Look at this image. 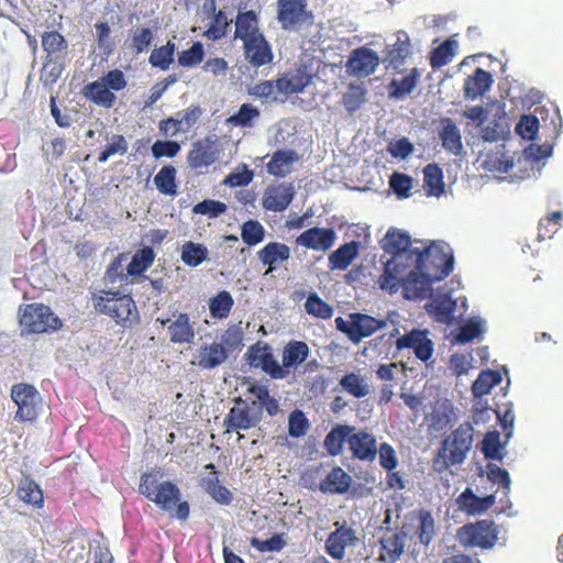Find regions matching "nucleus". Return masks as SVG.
<instances>
[{"label":"nucleus","mask_w":563,"mask_h":563,"mask_svg":"<svg viewBox=\"0 0 563 563\" xmlns=\"http://www.w3.org/2000/svg\"><path fill=\"white\" fill-rule=\"evenodd\" d=\"M474 440V428L472 423H461L446 437L432 460V467L437 473H443L450 466L464 462L472 449Z\"/></svg>","instance_id":"nucleus-4"},{"label":"nucleus","mask_w":563,"mask_h":563,"mask_svg":"<svg viewBox=\"0 0 563 563\" xmlns=\"http://www.w3.org/2000/svg\"><path fill=\"white\" fill-rule=\"evenodd\" d=\"M335 530L325 540V552L334 560H342L345 556V549L357 541L356 532L345 523H334Z\"/></svg>","instance_id":"nucleus-15"},{"label":"nucleus","mask_w":563,"mask_h":563,"mask_svg":"<svg viewBox=\"0 0 563 563\" xmlns=\"http://www.w3.org/2000/svg\"><path fill=\"white\" fill-rule=\"evenodd\" d=\"M299 156L294 150H277L266 164L267 173L274 177L283 178L291 173L292 166Z\"/></svg>","instance_id":"nucleus-27"},{"label":"nucleus","mask_w":563,"mask_h":563,"mask_svg":"<svg viewBox=\"0 0 563 563\" xmlns=\"http://www.w3.org/2000/svg\"><path fill=\"white\" fill-rule=\"evenodd\" d=\"M311 18L307 0H277V20L284 30H291Z\"/></svg>","instance_id":"nucleus-13"},{"label":"nucleus","mask_w":563,"mask_h":563,"mask_svg":"<svg viewBox=\"0 0 563 563\" xmlns=\"http://www.w3.org/2000/svg\"><path fill=\"white\" fill-rule=\"evenodd\" d=\"M355 431V427L347 424H336L325 435L323 446L330 456H338L342 453L343 444L350 439V433Z\"/></svg>","instance_id":"nucleus-38"},{"label":"nucleus","mask_w":563,"mask_h":563,"mask_svg":"<svg viewBox=\"0 0 563 563\" xmlns=\"http://www.w3.org/2000/svg\"><path fill=\"white\" fill-rule=\"evenodd\" d=\"M228 210V206L219 200L205 199L194 206L192 212L195 214H202L209 218H217Z\"/></svg>","instance_id":"nucleus-61"},{"label":"nucleus","mask_w":563,"mask_h":563,"mask_svg":"<svg viewBox=\"0 0 563 563\" xmlns=\"http://www.w3.org/2000/svg\"><path fill=\"white\" fill-rule=\"evenodd\" d=\"M493 84L490 73L483 68H476L473 75L468 76L464 81V97L466 99L475 100L489 90Z\"/></svg>","instance_id":"nucleus-32"},{"label":"nucleus","mask_w":563,"mask_h":563,"mask_svg":"<svg viewBox=\"0 0 563 563\" xmlns=\"http://www.w3.org/2000/svg\"><path fill=\"white\" fill-rule=\"evenodd\" d=\"M411 254L412 263H417L419 269H424L428 276H432L437 282L443 280L453 271L454 257L445 244L433 242L430 246Z\"/></svg>","instance_id":"nucleus-5"},{"label":"nucleus","mask_w":563,"mask_h":563,"mask_svg":"<svg viewBox=\"0 0 563 563\" xmlns=\"http://www.w3.org/2000/svg\"><path fill=\"white\" fill-rule=\"evenodd\" d=\"M257 256L263 265L268 266L265 274H269L276 268V265L289 260L290 249L280 242H269L257 252Z\"/></svg>","instance_id":"nucleus-30"},{"label":"nucleus","mask_w":563,"mask_h":563,"mask_svg":"<svg viewBox=\"0 0 563 563\" xmlns=\"http://www.w3.org/2000/svg\"><path fill=\"white\" fill-rule=\"evenodd\" d=\"M389 187L400 198H409L412 189V178L409 175L395 172L389 178Z\"/></svg>","instance_id":"nucleus-58"},{"label":"nucleus","mask_w":563,"mask_h":563,"mask_svg":"<svg viewBox=\"0 0 563 563\" xmlns=\"http://www.w3.org/2000/svg\"><path fill=\"white\" fill-rule=\"evenodd\" d=\"M457 49V42L453 38H448L438 47L432 49L430 54V65L433 69H439L448 65Z\"/></svg>","instance_id":"nucleus-45"},{"label":"nucleus","mask_w":563,"mask_h":563,"mask_svg":"<svg viewBox=\"0 0 563 563\" xmlns=\"http://www.w3.org/2000/svg\"><path fill=\"white\" fill-rule=\"evenodd\" d=\"M409 265L402 280V295L408 300L423 299L430 295L432 284L437 280L428 276L424 269H419L417 263L410 262Z\"/></svg>","instance_id":"nucleus-12"},{"label":"nucleus","mask_w":563,"mask_h":563,"mask_svg":"<svg viewBox=\"0 0 563 563\" xmlns=\"http://www.w3.org/2000/svg\"><path fill=\"white\" fill-rule=\"evenodd\" d=\"M498 527L493 520H477L459 528L457 540L464 548L492 549L498 540Z\"/></svg>","instance_id":"nucleus-6"},{"label":"nucleus","mask_w":563,"mask_h":563,"mask_svg":"<svg viewBox=\"0 0 563 563\" xmlns=\"http://www.w3.org/2000/svg\"><path fill=\"white\" fill-rule=\"evenodd\" d=\"M205 57V48L201 42H195L188 49L178 55V64L181 67H194L200 64Z\"/></svg>","instance_id":"nucleus-59"},{"label":"nucleus","mask_w":563,"mask_h":563,"mask_svg":"<svg viewBox=\"0 0 563 563\" xmlns=\"http://www.w3.org/2000/svg\"><path fill=\"white\" fill-rule=\"evenodd\" d=\"M360 243L351 241L344 243L329 255L331 271H345L358 255Z\"/></svg>","instance_id":"nucleus-36"},{"label":"nucleus","mask_w":563,"mask_h":563,"mask_svg":"<svg viewBox=\"0 0 563 563\" xmlns=\"http://www.w3.org/2000/svg\"><path fill=\"white\" fill-rule=\"evenodd\" d=\"M384 250L391 253L393 256L402 255V262L413 261L411 252H418L419 249L411 247L410 236L395 229H390L384 239Z\"/></svg>","instance_id":"nucleus-23"},{"label":"nucleus","mask_w":563,"mask_h":563,"mask_svg":"<svg viewBox=\"0 0 563 563\" xmlns=\"http://www.w3.org/2000/svg\"><path fill=\"white\" fill-rule=\"evenodd\" d=\"M340 386L345 393L355 398H363L369 393L365 378L353 372L340 379Z\"/></svg>","instance_id":"nucleus-49"},{"label":"nucleus","mask_w":563,"mask_h":563,"mask_svg":"<svg viewBox=\"0 0 563 563\" xmlns=\"http://www.w3.org/2000/svg\"><path fill=\"white\" fill-rule=\"evenodd\" d=\"M154 34L148 27H142L134 32L131 38L130 48L133 54L139 55L145 52L153 43Z\"/></svg>","instance_id":"nucleus-62"},{"label":"nucleus","mask_w":563,"mask_h":563,"mask_svg":"<svg viewBox=\"0 0 563 563\" xmlns=\"http://www.w3.org/2000/svg\"><path fill=\"white\" fill-rule=\"evenodd\" d=\"M397 351L410 349L413 351L417 358L427 362L433 354V343L427 336L424 331L417 329L399 336L396 340Z\"/></svg>","instance_id":"nucleus-16"},{"label":"nucleus","mask_w":563,"mask_h":563,"mask_svg":"<svg viewBox=\"0 0 563 563\" xmlns=\"http://www.w3.org/2000/svg\"><path fill=\"white\" fill-rule=\"evenodd\" d=\"M155 260L154 250L150 246H144L136 251L129 263L126 271L129 276H140L147 271Z\"/></svg>","instance_id":"nucleus-43"},{"label":"nucleus","mask_w":563,"mask_h":563,"mask_svg":"<svg viewBox=\"0 0 563 563\" xmlns=\"http://www.w3.org/2000/svg\"><path fill=\"white\" fill-rule=\"evenodd\" d=\"M335 324L338 330L346 334L351 342L358 344L363 339L386 328L387 321L366 313L354 312L349 314L347 320L341 317L336 318Z\"/></svg>","instance_id":"nucleus-8"},{"label":"nucleus","mask_w":563,"mask_h":563,"mask_svg":"<svg viewBox=\"0 0 563 563\" xmlns=\"http://www.w3.org/2000/svg\"><path fill=\"white\" fill-rule=\"evenodd\" d=\"M411 54V44L406 33H401L393 45L387 46L384 63L387 68L399 71Z\"/></svg>","instance_id":"nucleus-28"},{"label":"nucleus","mask_w":563,"mask_h":563,"mask_svg":"<svg viewBox=\"0 0 563 563\" xmlns=\"http://www.w3.org/2000/svg\"><path fill=\"white\" fill-rule=\"evenodd\" d=\"M85 96L98 106L110 108L115 101V96L102 81H92L85 87Z\"/></svg>","instance_id":"nucleus-44"},{"label":"nucleus","mask_w":563,"mask_h":563,"mask_svg":"<svg viewBox=\"0 0 563 563\" xmlns=\"http://www.w3.org/2000/svg\"><path fill=\"white\" fill-rule=\"evenodd\" d=\"M405 532L388 530L380 539L379 559L384 562L395 563L404 553Z\"/></svg>","instance_id":"nucleus-26"},{"label":"nucleus","mask_w":563,"mask_h":563,"mask_svg":"<svg viewBox=\"0 0 563 563\" xmlns=\"http://www.w3.org/2000/svg\"><path fill=\"white\" fill-rule=\"evenodd\" d=\"M234 406L223 419L225 432L250 430L262 421V406L255 400H245L242 397L234 398Z\"/></svg>","instance_id":"nucleus-7"},{"label":"nucleus","mask_w":563,"mask_h":563,"mask_svg":"<svg viewBox=\"0 0 563 563\" xmlns=\"http://www.w3.org/2000/svg\"><path fill=\"white\" fill-rule=\"evenodd\" d=\"M218 157L216 142L207 136L202 140L194 142L191 150L188 153V165L195 169H201L212 165Z\"/></svg>","instance_id":"nucleus-19"},{"label":"nucleus","mask_w":563,"mask_h":563,"mask_svg":"<svg viewBox=\"0 0 563 563\" xmlns=\"http://www.w3.org/2000/svg\"><path fill=\"white\" fill-rule=\"evenodd\" d=\"M366 100V89L362 85L350 84L342 96V104L349 113L358 110Z\"/></svg>","instance_id":"nucleus-52"},{"label":"nucleus","mask_w":563,"mask_h":563,"mask_svg":"<svg viewBox=\"0 0 563 563\" xmlns=\"http://www.w3.org/2000/svg\"><path fill=\"white\" fill-rule=\"evenodd\" d=\"M42 47L47 53V56L53 57L66 51L67 42L57 31L44 32L42 35Z\"/></svg>","instance_id":"nucleus-56"},{"label":"nucleus","mask_w":563,"mask_h":563,"mask_svg":"<svg viewBox=\"0 0 563 563\" xmlns=\"http://www.w3.org/2000/svg\"><path fill=\"white\" fill-rule=\"evenodd\" d=\"M312 78L313 75L309 74L305 67H299L295 71L277 78L276 88L285 95L298 93L312 82Z\"/></svg>","instance_id":"nucleus-24"},{"label":"nucleus","mask_w":563,"mask_h":563,"mask_svg":"<svg viewBox=\"0 0 563 563\" xmlns=\"http://www.w3.org/2000/svg\"><path fill=\"white\" fill-rule=\"evenodd\" d=\"M336 240V233L332 228H310L299 234L296 243L313 251H328Z\"/></svg>","instance_id":"nucleus-18"},{"label":"nucleus","mask_w":563,"mask_h":563,"mask_svg":"<svg viewBox=\"0 0 563 563\" xmlns=\"http://www.w3.org/2000/svg\"><path fill=\"white\" fill-rule=\"evenodd\" d=\"M20 324L29 333H45L62 328L60 319L43 303L26 305L20 317Z\"/></svg>","instance_id":"nucleus-9"},{"label":"nucleus","mask_w":563,"mask_h":563,"mask_svg":"<svg viewBox=\"0 0 563 563\" xmlns=\"http://www.w3.org/2000/svg\"><path fill=\"white\" fill-rule=\"evenodd\" d=\"M246 363L254 368H261L273 379H284L289 374L275 360L271 346L264 342L252 344L245 353Z\"/></svg>","instance_id":"nucleus-11"},{"label":"nucleus","mask_w":563,"mask_h":563,"mask_svg":"<svg viewBox=\"0 0 563 563\" xmlns=\"http://www.w3.org/2000/svg\"><path fill=\"white\" fill-rule=\"evenodd\" d=\"M11 398L18 407L15 420L33 422L37 419L42 407V396L33 385L26 383L13 385Z\"/></svg>","instance_id":"nucleus-10"},{"label":"nucleus","mask_w":563,"mask_h":563,"mask_svg":"<svg viewBox=\"0 0 563 563\" xmlns=\"http://www.w3.org/2000/svg\"><path fill=\"white\" fill-rule=\"evenodd\" d=\"M243 330L240 325L228 327L219 341L202 343L194 355L191 364L201 371H211L227 363L230 356L243 347Z\"/></svg>","instance_id":"nucleus-2"},{"label":"nucleus","mask_w":563,"mask_h":563,"mask_svg":"<svg viewBox=\"0 0 563 563\" xmlns=\"http://www.w3.org/2000/svg\"><path fill=\"white\" fill-rule=\"evenodd\" d=\"M169 340L175 344H191L194 342L196 330L194 322L186 312H180L175 320L167 327Z\"/></svg>","instance_id":"nucleus-25"},{"label":"nucleus","mask_w":563,"mask_h":563,"mask_svg":"<svg viewBox=\"0 0 563 563\" xmlns=\"http://www.w3.org/2000/svg\"><path fill=\"white\" fill-rule=\"evenodd\" d=\"M241 238L249 246L257 245L265 238V229L257 220H247L242 225Z\"/></svg>","instance_id":"nucleus-55"},{"label":"nucleus","mask_w":563,"mask_h":563,"mask_svg":"<svg viewBox=\"0 0 563 563\" xmlns=\"http://www.w3.org/2000/svg\"><path fill=\"white\" fill-rule=\"evenodd\" d=\"M309 355V347L303 341H289L283 349L282 353V367L286 371L288 368H296L303 363Z\"/></svg>","instance_id":"nucleus-39"},{"label":"nucleus","mask_w":563,"mask_h":563,"mask_svg":"<svg viewBox=\"0 0 563 563\" xmlns=\"http://www.w3.org/2000/svg\"><path fill=\"white\" fill-rule=\"evenodd\" d=\"M495 495L476 496L471 488H466L456 499L460 508L470 515H479L495 504Z\"/></svg>","instance_id":"nucleus-34"},{"label":"nucleus","mask_w":563,"mask_h":563,"mask_svg":"<svg viewBox=\"0 0 563 563\" xmlns=\"http://www.w3.org/2000/svg\"><path fill=\"white\" fill-rule=\"evenodd\" d=\"M205 8L213 12V18L211 24L205 31L203 36L212 41L224 37L230 25L225 12L222 10L216 12V0H206Z\"/></svg>","instance_id":"nucleus-40"},{"label":"nucleus","mask_w":563,"mask_h":563,"mask_svg":"<svg viewBox=\"0 0 563 563\" xmlns=\"http://www.w3.org/2000/svg\"><path fill=\"white\" fill-rule=\"evenodd\" d=\"M305 309L308 314L321 319H330L333 314L332 307L321 299L317 294H310L305 302Z\"/></svg>","instance_id":"nucleus-57"},{"label":"nucleus","mask_w":563,"mask_h":563,"mask_svg":"<svg viewBox=\"0 0 563 563\" xmlns=\"http://www.w3.org/2000/svg\"><path fill=\"white\" fill-rule=\"evenodd\" d=\"M309 429V421L301 410H295L289 415L288 433L292 438L303 437Z\"/></svg>","instance_id":"nucleus-64"},{"label":"nucleus","mask_w":563,"mask_h":563,"mask_svg":"<svg viewBox=\"0 0 563 563\" xmlns=\"http://www.w3.org/2000/svg\"><path fill=\"white\" fill-rule=\"evenodd\" d=\"M349 449L353 457L360 461L373 462L377 455L376 438L364 430L350 433L347 439Z\"/></svg>","instance_id":"nucleus-20"},{"label":"nucleus","mask_w":563,"mask_h":563,"mask_svg":"<svg viewBox=\"0 0 563 563\" xmlns=\"http://www.w3.org/2000/svg\"><path fill=\"white\" fill-rule=\"evenodd\" d=\"M92 302L97 312L108 316L124 329L132 328L140 321V313L131 295L119 290H100L92 295Z\"/></svg>","instance_id":"nucleus-3"},{"label":"nucleus","mask_w":563,"mask_h":563,"mask_svg":"<svg viewBox=\"0 0 563 563\" xmlns=\"http://www.w3.org/2000/svg\"><path fill=\"white\" fill-rule=\"evenodd\" d=\"M251 545L257 551L264 552H279L286 547V540L284 539V534L275 533L268 540H260L256 537H253L250 541Z\"/></svg>","instance_id":"nucleus-63"},{"label":"nucleus","mask_w":563,"mask_h":563,"mask_svg":"<svg viewBox=\"0 0 563 563\" xmlns=\"http://www.w3.org/2000/svg\"><path fill=\"white\" fill-rule=\"evenodd\" d=\"M208 257V249L199 243L186 242L181 250V261L191 267H197Z\"/></svg>","instance_id":"nucleus-51"},{"label":"nucleus","mask_w":563,"mask_h":563,"mask_svg":"<svg viewBox=\"0 0 563 563\" xmlns=\"http://www.w3.org/2000/svg\"><path fill=\"white\" fill-rule=\"evenodd\" d=\"M351 476L340 466H334L319 484L320 492L324 494H343L351 486Z\"/></svg>","instance_id":"nucleus-33"},{"label":"nucleus","mask_w":563,"mask_h":563,"mask_svg":"<svg viewBox=\"0 0 563 563\" xmlns=\"http://www.w3.org/2000/svg\"><path fill=\"white\" fill-rule=\"evenodd\" d=\"M16 496L21 501L33 508L41 509L44 507V493L30 476L21 478L16 487Z\"/></svg>","instance_id":"nucleus-35"},{"label":"nucleus","mask_w":563,"mask_h":563,"mask_svg":"<svg viewBox=\"0 0 563 563\" xmlns=\"http://www.w3.org/2000/svg\"><path fill=\"white\" fill-rule=\"evenodd\" d=\"M420 77L421 70L412 68L409 74L401 79H393L387 87L389 98L399 100L410 95L418 86Z\"/></svg>","instance_id":"nucleus-37"},{"label":"nucleus","mask_w":563,"mask_h":563,"mask_svg":"<svg viewBox=\"0 0 563 563\" xmlns=\"http://www.w3.org/2000/svg\"><path fill=\"white\" fill-rule=\"evenodd\" d=\"M176 168L172 165H165L154 177V184L157 190L166 196L177 194Z\"/></svg>","instance_id":"nucleus-47"},{"label":"nucleus","mask_w":563,"mask_h":563,"mask_svg":"<svg viewBox=\"0 0 563 563\" xmlns=\"http://www.w3.org/2000/svg\"><path fill=\"white\" fill-rule=\"evenodd\" d=\"M402 255L391 256L385 263L384 272L377 280L382 290L396 294L400 287L402 288V280L410 267V262H402Z\"/></svg>","instance_id":"nucleus-14"},{"label":"nucleus","mask_w":563,"mask_h":563,"mask_svg":"<svg viewBox=\"0 0 563 563\" xmlns=\"http://www.w3.org/2000/svg\"><path fill=\"white\" fill-rule=\"evenodd\" d=\"M234 306V299L228 290L219 291L209 300L210 316L214 319H225L229 317Z\"/></svg>","instance_id":"nucleus-46"},{"label":"nucleus","mask_w":563,"mask_h":563,"mask_svg":"<svg viewBox=\"0 0 563 563\" xmlns=\"http://www.w3.org/2000/svg\"><path fill=\"white\" fill-rule=\"evenodd\" d=\"M263 34L260 30V19L255 11L239 12L235 19L234 38L246 42L249 38Z\"/></svg>","instance_id":"nucleus-31"},{"label":"nucleus","mask_w":563,"mask_h":563,"mask_svg":"<svg viewBox=\"0 0 563 563\" xmlns=\"http://www.w3.org/2000/svg\"><path fill=\"white\" fill-rule=\"evenodd\" d=\"M378 64V55L373 49L363 46L351 53L346 67L355 76L367 77L375 71Z\"/></svg>","instance_id":"nucleus-21"},{"label":"nucleus","mask_w":563,"mask_h":563,"mask_svg":"<svg viewBox=\"0 0 563 563\" xmlns=\"http://www.w3.org/2000/svg\"><path fill=\"white\" fill-rule=\"evenodd\" d=\"M175 48V43L170 41L161 47L154 48L148 58L150 64L164 71L169 69L174 62Z\"/></svg>","instance_id":"nucleus-50"},{"label":"nucleus","mask_w":563,"mask_h":563,"mask_svg":"<svg viewBox=\"0 0 563 563\" xmlns=\"http://www.w3.org/2000/svg\"><path fill=\"white\" fill-rule=\"evenodd\" d=\"M456 302L450 297H439L433 299L428 306L427 311L437 322L450 323L454 318Z\"/></svg>","instance_id":"nucleus-41"},{"label":"nucleus","mask_w":563,"mask_h":563,"mask_svg":"<svg viewBox=\"0 0 563 563\" xmlns=\"http://www.w3.org/2000/svg\"><path fill=\"white\" fill-rule=\"evenodd\" d=\"M163 476L164 473L159 467L143 473L139 485L140 494L162 510L168 512L175 510L174 516L178 520H187L190 514L188 501H181L178 486L170 481H162Z\"/></svg>","instance_id":"nucleus-1"},{"label":"nucleus","mask_w":563,"mask_h":563,"mask_svg":"<svg viewBox=\"0 0 563 563\" xmlns=\"http://www.w3.org/2000/svg\"><path fill=\"white\" fill-rule=\"evenodd\" d=\"M260 110L251 103H243L239 111L231 115L227 122L233 126L250 128L260 118Z\"/></svg>","instance_id":"nucleus-53"},{"label":"nucleus","mask_w":563,"mask_h":563,"mask_svg":"<svg viewBox=\"0 0 563 563\" xmlns=\"http://www.w3.org/2000/svg\"><path fill=\"white\" fill-rule=\"evenodd\" d=\"M244 57L255 68L268 65L274 59L271 43L264 34L243 42Z\"/></svg>","instance_id":"nucleus-17"},{"label":"nucleus","mask_w":563,"mask_h":563,"mask_svg":"<svg viewBox=\"0 0 563 563\" xmlns=\"http://www.w3.org/2000/svg\"><path fill=\"white\" fill-rule=\"evenodd\" d=\"M500 434L497 431L486 433L482 442V452L486 459L489 460H501L503 454Z\"/></svg>","instance_id":"nucleus-60"},{"label":"nucleus","mask_w":563,"mask_h":563,"mask_svg":"<svg viewBox=\"0 0 563 563\" xmlns=\"http://www.w3.org/2000/svg\"><path fill=\"white\" fill-rule=\"evenodd\" d=\"M419 525L417 527V536L421 544L428 545L434 537V519L430 511L421 509L418 512Z\"/></svg>","instance_id":"nucleus-54"},{"label":"nucleus","mask_w":563,"mask_h":563,"mask_svg":"<svg viewBox=\"0 0 563 563\" xmlns=\"http://www.w3.org/2000/svg\"><path fill=\"white\" fill-rule=\"evenodd\" d=\"M295 197V189L291 184H279L268 187L262 200L265 210L282 212L288 208Z\"/></svg>","instance_id":"nucleus-22"},{"label":"nucleus","mask_w":563,"mask_h":563,"mask_svg":"<svg viewBox=\"0 0 563 563\" xmlns=\"http://www.w3.org/2000/svg\"><path fill=\"white\" fill-rule=\"evenodd\" d=\"M500 382L501 375L498 371H482L472 385V393L475 397H482L489 394L492 388Z\"/></svg>","instance_id":"nucleus-48"},{"label":"nucleus","mask_w":563,"mask_h":563,"mask_svg":"<svg viewBox=\"0 0 563 563\" xmlns=\"http://www.w3.org/2000/svg\"><path fill=\"white\" fill-rule=\"evenodd\" d=\"M439 137L442 147L453 154L460 155L463 151L462 135L455 122L450 118L441 119Z\"/></svg>","instance_id":"nucleus-29"},{"label":"nucleus","mask_w":563,"mask_h":563,"mask_svg":"<svg viewBox=\"0 0 563 563\" xmlns=\"http://www.w3.org/2000/svg\"><path fill=\"white\" fill-rule=\"evenodd\" d=\"M423 187L428 196L439 197L444 192L443 173L438 164L423 168Z\"/></svg>","instance_id":"nucleus-42"}]
</instances>
